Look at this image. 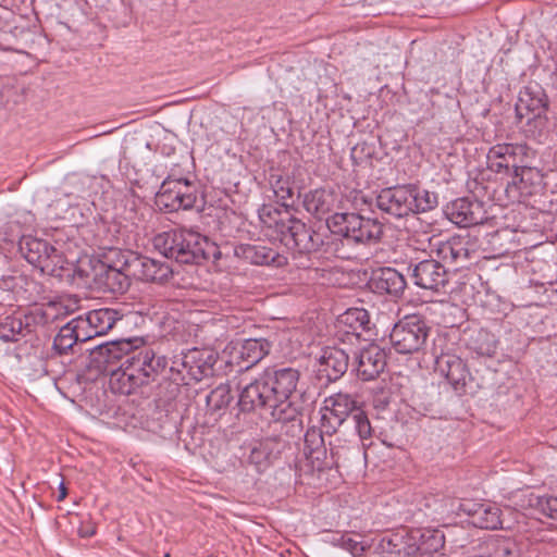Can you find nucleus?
I'll use <instances>...</instances> for the list:
<instances>
[{
  "instance_id": "obj_1",
  "label": "nucleus",
  "mask_w": 557,
  "mask_h": 557,
  "mask_svg": "<svg viewBox=\"0 0 557 557\" xmlns=\"http://www.w3.org/2000/svg\"><path fill=\"white\" fill-rule=\"evenodd\" d=\"M300 373L289 367H269L253 382L246 385L239 394L238 406L242 411L263 409L275 422H290L300 428L298 407L292 401Z\"/></svg>"
},
{
  "instance_id": "obj_2",
  "label": "nucleus",
  "mask_w": 557,
  "mask_h": 557,
  "mask_svg": "<svg viewBox=\"0 0 557 557\" xmlns=\"http://www.w3.org/2000/svg\"><path fill=\"white\" fill-rule=\"evenodd\" d=\"M262 223L280 235L281 242L292 245L301 253L318 251L323 245L325 234L320 230L308 227L301 220L295 218L289 210H281L263 206L259 211Z\"/></svg>"
},
{
  "instance_id": "obj_3",
  "label": "nucleus",
  "mask_w": 557,
  "mask_h": 557,
  "mask_svg": "<svg viewBox=\"0 0 557 557\" xmlns=\"http://www.w3.org/2000/svg\"><path fill=\"white\" fill-rule=\"evenodd\" d=\"M153 246L164 257L185 264L200 263L218 252V247L208 237L187 228L158 234L153 238Z\"/></svg>"
},
{
  "instance_id": "obj_4",
  "label": "nucleus",
  "mask_w": 557,
  "mask_h": 557,
  "mask_svg": "<svg viewBox=\"0 0 557 557\" xmlns=\"http://www.w3.org/2000/svg\"><path fill=\"white\" fill-rule=\"evenodd\" d=\"M487 166L495 173L513 170L512 185L523 184L525 176L533 173L531 160L534 151L525 144H497L487 152Z\"/></svg>"
},
{
  "instance_id": "obj_5",
  "label": "nucleus",
  "mask_w": 557,
  "mask_h": 557,
  "mask_svg": "<svg viewBox=\"0 0 557 557\" xmlns=\"http://www.w3.org/2000/svg\"><path fill=\"white\" fill-rule=\"evenodd\" d=\"M326 230L354 244L376 243L383 235L381 222L357 213L333 214L326 220Z\"/></svg>"
},
{
  "instance_id": "obj_6",
  "label": "nucleus",
  "mask_w": 557,
  "mask_h": 557,
  "mask_svg": "<svg viewBox=\"0 0 557 557\" xmlns=\"http://www.w3.org/2000/svg\"><path fill=\"white\" fill-rule=\"evenodd\" d=\"M429 333L430 327L424 319L416 314L407 315L394 325L389 342L398 354L411 355L425 346Z\"/></svg>"
},
{
  "instance_id": "obj_7",
  "label": "nucleus",
  "mask_w": 557,
  "mask_h": 557,
  "mask_svg": "<svg viewBox=\"0 0 557 557\" xmlns=\"http://www.w3.org/2000/svg\"><path fill=\"white\" fill-rule=\"evenodd\" d=\"M197 197V187L191 182L185 178L165 180L156 195V203L169 211L189 210Z\"/></svg>"
},
{
  "instance_id": "obj_8",
  "label": "nucleus",
  "mask_w": 557,
  "mask_h": 557,
  "mask_svg": "<svg viewBox=\"0 0 557 557\" xmlns=\"http://www.w3.org/2000/svg\"><path fill=\"white\" fill-rule=\"evenodd\" d=\"M359 409L357 400L351 395L336 393L324 399V405L320 410V423L327 435H333L347 419L351 420L354 413Z\"/></svg>"
},
{
  "instance_id": "obj_9",
  "label": "nucleus",
  "mask_w": 557,
  "mask_h": 557,
  "mask_svg": "<svg viewBox=\"0 0 557 557\" xmlns=\"http://www.w3.org/2000/svg\"><path fill=\"white\" fill-rule=\"evenodd\" d=\"M425 534L419 530H400L396 533L384 535L377 544V552L385 557L411 556L419 552H426L423 547Z\"/></svg>"
},
{
  "instance_id": "obj_10",
  "label": "nucleus",
  "mask_w": 557,
  "mask_h": 557,
  "mask_svg": "<svg viewBox=\"0 0 557 557\" xmlns=\"http://www.w3.org/2000/svg\"><path fill=\"white\" fill-rule=\"evenodd\" d=\"M215 362L216 358L212 351L193 349L174 360L171 370L182 373L183 381H201L213 374Z\"/></svg>"
},
{
  "instance_id": "obj_11",
  "label": "nucleus",
  "mask_w": 557,
  "mask_h": 557,
  "mask_svg": "<svg viewBox=\"0 0 557 557\" xmlns=\"http://www.w3.org/2000/svg\"><path fill=\"white\" fill-rule=\"evenodd\" d=\"M414 285L435 293L443 292L449 283V274L441 261L434 258L410 263Z\"/></svg>"
},
{
  "instance_id": "obj_12",
  "label": "nucleus",
  "mask_w": 557,
  "mask_h": 557,
  "mask_svg": "<svg viewBox=\"0 0 557 557\" xmlns=\"http://www.w3.org/2000/svg\"><path fill=\"white\" fill-rule=\"evenodd\" d=\"M41 323H45V313L41 310L5 315L0 319V339L5 343L18 342Z\"/></svg>"
},
{
  "instance_id": "obj_13",
  "label": "nucleus",
  "mask_w": 557,
  "mask_h": 557,
  "mask_svg": "<svg viewBox=\"0 0 557 557\" xmlns=\"http://www.w3.org/2000/svg\"><path fill=\"white\" fill-rule=\"evenodd\" d=\"M472 246L469 238L461 236L451 237L448 240L431 238L430 256L435 255L440 260L461 268L471 259L474 252Z\"/></svg>"
},
{
  "instance_id": "obj_14",
  "label": "nucleus",
  "mask_w": 557,
  "mask_h": 557,
  "mask_svg": "<svg viewBox=\"0 0 557 557\" xmlns=\"http://www.w3.org/2000/svg\"><path fill=\"white\" fill-rule=\"evenodd\" d=\"M457 513L466 515L469 518V522L475 528L486 530H497L503 528V512L500 507L495 503H476L465 499L459 503Z\"/></svg>"
},
{
  "instance_id": "obj_15",
  "label": "nucleus",
  "mask_w": 557,
  "mask_h": 557,
  "mask_svg": "<svg viewBox=\"0 0 557 557\" xmlns=\"http://www.w3.org/2000/svg\"><path fill=\"white\" fill-rule=\"evenodd\" d=\"M413 189L411 184L384 188L376 197V206L382 211L396 218L413 213Z\"/></svg>"
},
{
  "instance_id": "obj_16",
  "label": "nucleus",
  "mask_w": 557,
  "mask_h": 557,
  "mask_svg": "<svg viewBox=\"0 0 557 557\" xmlns=\"http://www.w3.org/2000/svg\"><path fill=\"white\" fill-rule=\"evenodd\" d=\"M124 360L136 373L143 385L154 381L164 372L168 366L165 357L158 356L150 348L133 351L131 355H126Z\"/></svg>"
},
{
  "instance_id": "obj_17",
  "label": "nucleus",
  "mask_w": 557,
  "mask_h": 557,
  "mask_svg": "<svg viewBox=\"0 0 557 557\" xmlns=\"http://www.w3.org/2000/svg\"><path fill=\"white\" fill-rule=\"evenodd\" d=\"M435 371L449 382L456 393H467L472 377L461 358L450 354L435 356Z\"/></svg>"
},
{
  "instance_id": "obj_18",
  "label": "nucleus",
  "mask_w": 557,
  "mask_h": 557,
  "mask_svg": "<svg viewBox=\"0 0 557 557\" xmlns=\"http://www.w3.org/2000/svg\"><path fill=\"white\" fill-rule=\"evenodd\" d=\"M76 318L81 324V330L88 335V341L107 334L123 321V315L111 308L91 310Z\"/></svg>"
},
{
  "instance_id": "obj_19",
  "label": "nucleus",
  "mask_w": 557,
  "mask_h": 557,
  "mask_svg": "<svg viewBox=\"0 0 557 557\" xmlns=\"http://www.w3.org/2000/svg\"><path fill=\"white\" fill-rule=\"evenodd\" d=\"M125 269L132 276L153 283H164L173 274V270L166 262L144 256H136L132 260H126Z\"/></svg>"
},
{
  "instance_id": "obj_20",
  "label": "nucleus",
  "mask_w": 557,
  "mask_h": 557,
  "mask_svg": "<svg viewBox=\"0 0 557 557\" xmlns=\"http://www.w3.org/2000/svg\"><path fill=\"white\" fill-rule=\"evenodd\" d=\"M448 219L461 227H468L483 223L487 216L483 203L469 198H459L453 201L446 209Z\"/></svg>"
},
{
  "instance_id": "obj_21",
  "label": "nucleus",
  "mask_w": 557,
  "mask_h": 557,
  "mask_svg": "<svg viewBox=\"0 0 557 557\" xmlns=\"http://www.w3.org/2000/svg\"><path fill=\"white\" fill-rule=\"evenodd\" d=\"M348 366L349 356L344 349L327 347L318 361V379L325 383L335 382L346 373Z\"/></svg>"
},
{
  "instance_id": "obj_22",
  "label": "nucleus",
  "mask_w": 557,
  "mask_h": 557,
  "mask_svg": "<svg viewBox=\"0 0 557 557\" xmlns=\"http://www.w3.org/2000/svg\"><path fill=\"white\" fill-rule=\"evenodd\" d=\"M357 375L363 381L376 379L386 367V352L377 344H369L356 355Z\"/></svg>"
},
{
  "instance_id": "obj_23",
  "label": "nucleus",
  "mask_w": 557,
  "mask_h": 557,
  "mask_svg": "<svg viewBox=\"0 0 557 557\" xmlns=\"http://www.w3.org/2000/svg\"><path fill=\"white\" fill-rule=\"evenodd\" d=\"M271 344L265 338H248L238 343L232 352V361L240 370H248L269 355Z\"/></svg>"
},
{
  "instance_id": "obj_24",
  "label": "nucleus",
  "mask_w": 557,
  "mask_h": 557,
  "mask_svg": "<svg viewBox=\"0 0 557 557\" xmlns=\"http://www.w3.org/2000/svg\"><path fill=\"white\" fill-rule=\"evenodd\" d=\"M235 255L245 261L257 265L274 264L281 267L285 263V257L276 250L261 243L240 244L235 247Z\"/></svg>"
},
{
  "instance_id": "obj_25",
  "label": "nucleus",
  "mask_w": 557,
  "mask_h": 557,
  "mask_svg": "<svg viewBox=\"0 0 557 557\" xmlns=\"http://www.w3.org/2000/svg\"><path fill=\"white\" fill-rule=\"evenodd\" d=\"M371 288L379 294L400 297L407 286L405 276L393 268H381L373 272L370 280Z\"/></svg>"
},
{
  "instance_id": "obj_26",
  "label": "nucleus",
  "mask_w": 557,
  "mask_h": 557,
  "mask_svg": "<svg viewBox=\"0 0 557 557\" xmlns=\"http://www.w3.org/2000/svg\"><path fill=\"white\" fill-rule=\"evenodd\" d=\"M337 442H339L338 438L334 442H330V449L324 445L306 454L307 459L314 470L322 471L324 469L338 467L342 461L347 460L345 447L339 446Z\"/></svg>"
},
{
  "instance_id": "obj_27",
  "label": "nucleus",
  "mask_w": 557,
  "mask_h": 557,
  "mask_svg": "<svg viewBox=\"0 0 557 557\" xmlns=\"http://www.w3.org/2000/svg\"><path fill=\"white\" fill-rule=\"evenodd\" d=\"M20 251L28 263L36 268H48V253L52 252V245L47 240L32 236H23L20 240Z\"/></svg>"
},
{
  "instance_id": "obj_28",
  "label": "nucleus",
  "mask_w": 557,
  "mask_h": 557,
  "mask_svg": "<svg viewBox=\"0 0 557 557\" xmlns=\"http://www.w3.org/2000/svg\"><path fill=\"white\" fill-rule=\"evenodd\" d=\"M143 383L125 360L110 374L109 387L114 394L131 395Z\"/></svg>"
},
{
  "instance_id": "obj_29",
  "label": "nucleus",
  "mask_w": 557,
  "mask_h": 557,
  "mask_svg": "<svg viewBox=\"0 0 557 557\" xmlns=\"http://www.w3.org/2000/svg\"><path fill=\"white\" fill-rule=\"evenodd\" d=\"M370 315L363 308H349L338 318L339 330L359 338L362 332L370 330Z\"/></svg>"
},
{
  "instance_id": "obj_30",
  "label": "nucleus",
  "mask_w": 557,
  "mask_h": 557,
  "mask_svg": "<svg viewBox=\"0 0 557 557\" xmlns=\"http://www.w3.org/2000/svg\"><path fill=\"white\" fill-rule=\"evenodd\" d=\"M88 335L81 330L77 318L63 325L53 341V348L60 354H66L77 342H87Z\"/></svg>"
},
{
  "instance_id": "obj_31",
  "label": "nucleus",
  "mask_w": 557,
  "mask_h": 557,
  "mask_svg": "<svg viewBox=\"0 0 557 557\" xmlns=\"http://www.w3.org/2000/svg\"><path fill=\"white\" fill-rule=\"evenodd\" d=\"M546 111L547 100L543 92L537 96H532L531 94L525 92L519 98V101L516 104L517 116L521 120L527 117L528 122L532 119H541L542 116H545Z\"/></svg>"
},
{
  "instance_id": "obj_32",
  "label": "nucleus",
  "mask_w": 557,
  "mask_h": 557,
  "mask_svg": "<svg viewBox=\"0 0 557 557\" xmlns=\"http://www.w3.org/2000/svg\"><path fill=\"white\" fill-rule=\"evenodd\" d=\"M302 202L309 213L322 218L333 209L335 197L332 191L319 188L307 193Z\"/></svg>"
},
{
  "instance_id": "obj_33",
  "label": "nucleus",
  "mask_w": 557,
  "mask_h": 557,
  "mask_svg": "<svg viewBox=\"0 0 557 557\" xmlns=\"http://www.w3.org/2000/svg\"><path fill=\"white\" fill-rule=\"evenodd\" d=\"M101 270L103 283L112 293H124L128 288V276L132 274L126 271L125 264L122 270L111 265H101Z\"/></svg>"
},
{
  "instance_id": "obj_34",
  "label": "nucleus",
  "mask_w": 557,
  "mask_h": 557,
  "mask_svg": "<svg viewBox=\"0 0 557 557\" xmlns=\"http://www.w3.org/2000/svg\"><path fill=\"white\" fill-rule=\"evenodd\" d=\"M270 185L275 197L282 201L284 210H289L288 208L294 203L295 195L292 180L281 174H271Z\"/></svg>"
},
{
  "instance_id": "obj_35",
  "label": "nucleus",
  "mask_w": 557,
  "mask_h": 557,
  "mask_svg": "<svg viewBox=\"0 0 557 557\" xmlns=\"http://www.w3.org/2000/svg\"><path fill=\"white\" fill-rule=\"evenodd\" d=\"M275 445L276 442L270 438L260 442L251 449L249 461L253 463L258 470L268 467L274 459L273 449Z\"/></svg>"
},
{
  "instance_id": "obj_36",
  "label": "nucleus",
  "mask_w": 557,
  "mask_h": 557,
  "mask_svg": "<svg viewBox=\"0 0 557 557\" xmlns=\"http://www.w3.org/2000/svg\"><path fill=\"white\" fill-rule=\"evenodd\" d=\"M91 357L92 361L97 362V368L100 371H106L109 364L121 358L119 345L116 343L99 345L91 352Z\"/></svg>"
},
{
  "instance_id": "obj_37",
  "label": "nucleus",
  "mask_w": 557,
  "mask_h": 557,
  "mask_svg": "<svg viewBox=\"0 0 557 557\" xmlns=\"http://www.w3.org/2000/svg\"><path fill=\"white\" fill-rule=\"evenodd\" d=\"M233 400L231 386L228 384H220L213 388L207 396V406L212 411L226 408Z\"/></svg>"
},
{
  "instance_id": "obj_38",
  "label": "nucleus",
  "mask_w": 557,
  "mask_h": 557,
  "mask_svg": "<svg viewBox=\"0 0 557 557\" xmlns=\"http://www.w3.org/2000/svg\"><path fill=\"white\" fill-rule=\"evenodd\" d=\"M411 188L413 189V203H412V210L413 213L416 212H426L432 209H434L438 201H437V195L433 191H429L426 189H421L417 185L411 184Z\"/></svg>"
},
{
  "instance_id": "obj_39",
  "label": "nucleus",
  "mask_w": 557,
  "mask_h": 557,
  "mask_svg": "<svg viewBox=\"0 0 557 557\" xmlns=\"http://www.w3.org/2000/svg\"><path fill=\"white\" fill-rule=\"evenodd\" d=\"M471 348L480 356L491 357L496 351V339L492 333L480 330L471 339Z\"/></svg>"
},
{
  "instance_id": "obj_40",
  "label": "nucleus",
  "mask_w": 557,
  "mask_h": 557,
  "mask_svg": "<svg viewBox=\"0 0 557 557\" xmlns=\"http://www.w3.org/2000/svg\"><path fill=\"white\" fill-rule=\"evenodd\" d=\"M529 506L536 508L546 517L557 520V497L530 494Z\"/></svg>"
},
{
  "instance_id": "obj_41",
  "label": "nucleus",
  "mask_w": 557,
  "mask_h": 557,
  "mask_svg": "<svg viewBox=\"0 0 557 557\" xmlns=\"http://www.w3.org/2000/svg\"><path fill=\"white\" fill-rule=\"evenodd\" d=\"M332 542L334 545L348 550L352 557H360L364 550V545L349 533L336 534Z\"/></svg>"
},
{
  "instance_id": "obj_42",
  "label": "nucleus",
  "mask_w": 557,
  "mask_h": 557,
  "mask_svg": "<svg viewBox=\"0 0 557 557\" xmlns=\"http://www.w3.org/2000/svg\"><path fill=\"white\" fill-rule=\"evenodd\" d=\"M323 426H311L305 433V455L325 445Z\"/></svg>"
},
{
  "instance_id": "obj_43",
  "label": "nucleus",
  "mask_w": 557,
  "mask_h": 557,
  "mask_svg": "<svg viewBox=\"0 0 557 557\" xmlns=\"http://www.w3.org/2000/svg\"><path fill=\"white\" fill-rule=\"evenodd\" d=\"M351 422L360 440H368L372 436V428L369 418L361 409L354 413Z\"/></svg>"
},
{
  "instance_id": "obj_44",
  "label": "nucleus",
  "mask_w": 557,
  "mask_h": 557,
  "mask_svg": "<svg viewBox=\"0 0 557 557\" xmlns=\"http://www.w3.org/2000/svg\"><path fill=\"white\" fill-rule=\"evenodd\" d=\"M49 263L48 268H40L41 272L51 274V275H61V271L66 269L67 262L63 258V256L52 246V252L48 253Z\"/></svg>"
},
{
  "instance_id": "obj_45",
  "label": "nucleus",
  "mask_w": 557,
  "mask_h": 557,
  "mask_svg": "<svg viewBox=\"0 0 557 557\" xmlns=\"http://www.w3.org/2000/svg\"><path fill=\"white\" fill-rule=\"evenodd\" d=\"M534 176H537V173L533 170L532 174H529L528 176H525L523 184L512 185V182H511L508 184V188H512V187L516 188L520 195L531 194L530 185H531V182Z\"/></svg>"
},
{
  "instance_id": "obj_46",
  "label": "nucleus",
  "mask_w": 557,
  "mask_h": 557,
  "mask_svg": "<svg viewBox=\"0 0 557 557\" xmlns=\"http://www.w3.org/2000/svg\"><path fill=\"white\" fill-rule=\"evenodd\" d=\"M78 533L82 537H89L96 533V529H95V527H86V528L82 527L79 529Z\"/></svg>"
},
{
  "instance_id": "obj_47",
  "label": "nucleus",
  "mask_w": 557,
  "mask_h": 557,
  "mask_svg": "<svg viewBox=\"0 0 557 557\" xmlns=\"http://www.w3.org/2000/svg\"><path fill=\"white\" fill-rule=\"evenodd\" d=\"M66 495H67V490H66L64 483L61 482L60 485H59V495L57 497V500L58 502L63 500L66 497Z\"/></svg>"
},
{
  "instance_id": "obj_48",
  "label": "nucleus",
  "mask_w": 557,
  "mask_h": 557,
  "mask_svg": "<svg viewBox=\"0 0 557 557\" xmlns=\"http://www.w3.org/2000/svg\"><path fill=\"white\" fill-rule=\"evenodd\" d=\"M499 553H502L505 556V555H509L511 553V550L508 547H503L502 549H499Z\"/></svg>"
},
{
  "instance_id": "obj_49",
  "label": "nucleus",
  "mask_w": 557,
  "mask_h": 557,
  "mask_svg": "<svg viewBox=\"0 0 557 557\" xmlns=\"http://www.w3.org/2000/svg\"><path fill=\"white\" fill-rule=\"evenodd\" d=\"M431 537H432V539H433L437 544H441V540H442V539H436V536H435V535H432Z\"/></svg>"
},
{
  "instance_id": "obj_50",
  "label": "nucleus",
  "mask_w": 557,
  "mask_h": 557,
  "mask_svg": "<svg viewBox=\"0 0 557 557\" xmlns=\"http://www.w3.org/2000/svg\"><path fill=\"white\" fill-rule=\"evenodd\" d=\"M164 557H170V554H169V553H168V554H165V555H164Z\"/></svg>"
}]
</instances>
